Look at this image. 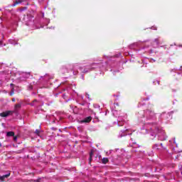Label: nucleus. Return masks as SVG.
<instances>
[{"mask_svg": "<svg viewBox=\"0 0 182 182\" xmlns=\"http://www.w3.org/2000/svg\"><path fill=\"white\" fill-rule=\"evenodd\" d=\"M151 133V136L156 137V134L159 133V139L164 141V140L167 139V136H166V133L164 131L159 130V127L156 124H152L151 127H148L147 128H141V134H147V133Z\"/></svg>", "mask_w": 182, "mask_h": 182, "instance_id": "f257e3e1", "label": "nucleus"}, {"mask_svg": "<svg viewBox=\"0 0 182 182\" xmlns=\"http://www.w3.org/2000/svg\"><path fill=\"white\" fill-rule=\"evenodd\" d=\"M112 112L113 116L118 117L117 122L119 123H127V114L117 109H112Z\"/></svg>", "mask_w": 182, "mask_h": 182, "instance_id": "f03ea898", "label": "nucleus"}, {"mask_svg": "<svg viewBox=\"0 0 182 182\" xmlns=\"http://www.w3.org/2000/svg\"><path fill=\"white\" fill-rule=\"evenodd\" d=\"M137 117H145L146 120H156V114L151 109H146V111H144V114L143 112H139Z\"/></svg>", "mask_w": 182, "mask_h": 182, "instance_id": "7ed1b4c3", "label": "nucleus"}, {"mask_svg": "<svg viewBox=\"0 0 182 182\" xmlns=\"http://www.w3.org/2000/svg\"><path fill=\"white\" fill-rule=\"evenodd\" d=\"M97 68H102V63H94L90 65V66H87V68L88 70H84L82 71V73H87L90 70H93V69H97Z\"/></svg>", "mask_w": 182, "mask_h": 182, "instance_id": "20e7f679", "label": "nucleus"}, {"mask_svg": "<svg viewBox=\"0 0 182 182\" xmlns=\"http://www.w3.org/2000/svg\"><path fill=\"white\" fill-rule=\"evenodd\" d=\"M25 22H26V25L27 26H33V17H32L31 16H27L25 18Z\"/></svg>", "mask_w": 182, "mask_h": 182, "instance_id": "39448f33", "label": "nucleus"}, {"mask_svg": "<svg viewBox=\"0 0 182 182\" xmlns=\"http://www.w3.org/2000/svg\"><path fill=\"white\" fill-rule=\"evenodd\" d=\"M14 113L12 111H6L4 112L0 113L1 117H8L9 114H12Z\"/></svg>", "mask_w": 182, "mask_h": 182, "instance_id": "423d86ee", "label": "nucleus"}, {"mask_svg": "<svg viewBox=\"0 0 182 182\" xmlns=\"http://www.w3.org/2000/svg\"><path fill=\"white\" fill-rule=\"evenodd\" d=\"M92 122V117H87L85 119L80 120V123H90Z\"/></svg>", "mask_w": 182, "mask_h": 182, "instance_id": "0eeeda50", "label": "nucleus"}, {"mask_svg": "<svg viewBox=\"0 0 182 182\" xmlns=\"http://www.w3.org/2000/svg\"><path fill=\"white\" fill-rule=\"evenodd\" d=\"M127 132V129L120 131L119 137H124V136H127V133H126Z\"/></svg>", "mask_w": 182, "mask_h": 182, "instance_id": "6e6552de", "label": "nucleus"}, {"mask_svg": "<svg viewBox=\"0 0 182 182\" xmlns=\"http://www.w3.org/2000/svg\"><path fill=\"white\" fill-rule=\"evenodd\" d=\"M9 176H11V173H9L6 175H3L2 176H0V181H4V180H5V178H8Z\"/></svg>", "mask_w": 182, "mask_h": 182, "instance_id": "1a4fd4ad", "label": "nucleus"}, {"mask_svg": "<svg viewBox=\"0 0 182 182\" xmlns=\"http://www.w3.org/2000/svg\"><path fill=\"white\" fill-rule=\"evenodd\" d=\"M171 116L170 114H166V113H162L161 114V117H164V119H168Z\"/></svg>", "mask_w": 182, "mask_h": 182, "instance_id": "9d476101", "label": "nucleus"}, {"mask_svg": "<svg viewBox=\"0 0 182 182\" xmlns=\"http://www.w3.org/2000/svg\"><path fill=\"white\" fill-rule=\"evenodd\" d=\"M9 43L11 44V45H18V40H9Z\"/></svg>", "mask_w": 182, "mask_h": 182, "instance_id": "9b49d317", "label": "nucleus"}, {"mask_svg": "<svg viewBox=\"0 0 182 182\" xmlns=\"http://www.w3.org/2000/svg\"><path fill=\"white\" fill-rule=\"evenodd\" d=\"M6 136L8 137H11L12 136H15V133L14 132H7Z\"/></svg>", "mask_w": 182, "mask_h": 182, "instance_id": "f8f14e48", "label": "nucleus"}, {"mask_svg": "<svg viewBox=\"0 0 182 182\" xmlns=\"http://www.w3.org/2000/svg\"><path fill=\"white\" fill-rule=\"evenodd\" d=\"M102 161L103 164H107V163H109V159L107 158H103Z\"/></svg>", "mask_w": 182, "mask_h": 182, "instance_id": "ddd939ff", "label": "nucleus"}, {"mask_svg": "<svg viewBox=\"0 0 182 182\" xmlns=\"http://www.w3.org/2000/svg\"><path fill=\"white\" fill-rule=\"evenodd\" d=\"M21 2L22 1H16L12 4V6H16V5H18V4H21Z\"/></svg>", "mask_w": 182, "mask_h": 182, "instance_id": "4468645a", "label": "nucleus"}, {"mask_svg": "<svg viewBox=\"0 0 182 182\" xmlns=\"http://www.w3.org/2000/svg\"><path fill=\"white\" fill-rule=\"evenodd\" d=\"M153 149L154 150H159V144H156L154 145Z\"/></svg>", "mask_w": 182, "mask_h": 182, "instance_id": "2eb2a0df", "label": "nucleus"}, {"mask_svg": "<svg viewBox=\"0 0 182 182\" xmlns=\"http://www.w3.org/2000/svg\"><path fill=\"white\" fill-rule=\"evenodd\" d=\"M154 43H156V46H159V39L156 38L154 41Z\"/></svg>", "mask_w": 182, "mask_h": 182, "instance_id": "dca6fc26", "label": "nucleus"}, {"mask_svg": "<svg viewBox=\"0 0 182 182\" xmlns=\"http://www.w3.org/2000/svg\"><path fill=\"white\" fill-rule=\"evenodd\" d=\"M35 133H36V134H37V136H40L41 130L36 129Z\"/></svg>", "mask_w": 182, "mask_h": 182, "instance_id": "f3484780", "label": "nucleus"}, {"mask_svg": "<svg viewBox=\"0 0 182 182\" xmlns=\"http://www.w3.org/2000/svg\"><path fill=\"white\" fill-rule=\"evenodd\" d=\"M77 66H79V64H75L73 67V70H75V69H77Z\"/></svg>", "mask_w": 182, "mask_h": 182, "instance_id": "a211bd4d", "label": "nucleus"}, {"mask_svg": "<svg viewBox=\"0 0 182 182\" xmlns=\"http://www.w3.org/2000/svg\"><path fill=\"white\" fill-rule=\"evenodd\" d=\"M21 107V104H16L15 105V109H19Z\"/></svg>", "mask_w": 182, "mask_h": 182, "instance_id": "6ab92c4d", "label": "nucleus"}, {"mask_svg": "<svg viewBox=\"0 0 182 182\" xmlns=\"http://www.w3.org/2000/svg\"><path fill=\"white\" fill-rule=\"evenodd\" d=\"M90 161H92V153L90 154Z\"/></svg>", "mask_w": 182, "mask_h": 182, "instance_id": "aec40b11", "label": "nucleus"}, {"mask_svg": "<svg viewBox=\"0 0 182 182\" xmlns=\"http://www.w3.org/2000/svg\"><path fill=\"white\" fill-rule=\"evenodd\" d=\"M94 107L97 108V107H100V106L97 105H94Z\"/></svg>", "mask_w": 182, "mask_h": 182, "instance_id": "412c9836", "label": "nucleus"}, {"mask_svg": "<svg viewBox=\"0 0 182 182\" xmlns=\"http://www.w3.org/2000/svg\"><path fill=\"white\" fill-rule=\"evenodd\" d=\"M14 95V90L11 91V92H10V96H12Z\"/></svg>", "mask_w": 182, "mask_h": 182, "instance_id": "4be33fe9", "label": "nucleus"}, {"mask_svg": "<svg viewBox=\"0 0 182 182\" xmlns=\"http://www.w3.org/2000/svg\"><path fill=\"white\" fill-rule=\"evenodd\" d=\"M79 97L81 99V100H83V96L80 95Z\"/></svg>", "mask_w": 182, "mask_h": 182, "instance_id": "5701e85b", "label": "nucleus"}, {"mask_svg": "<svg viewBox=\"0 0 182 182\" xmlns=\"http://www.w3.org/2000/svg\"><path fill=\"white\" fill-rule=\"evenodd\" d=\"M151 29H154V31H156L157 28L156 27H151Z\"/></svg>", "mask_w": 182, "mask_h": 182, "instance_id": "b1692460", "label": "nucleus"}, {"mask_svg": "<svg viewBox=\"0 0 182 182\" xmlns=\"http://www.w3.org/2000/svg\"><path fill=\"white\" fill-rule=\"evenodd\" d=\"M18 140V138L16 136L14 137V141H16Z\"/></svg>", "mask_w": 182, "mask_h": 182, "instance_id": "393cba45", "label": "nucleus"}, {"mask_svg": "<svg viewBox=\"0 0 182 182\" xmlns=\"http://www.w3.org/2000/svg\"><path fill=\"white\" fill-rule=\"evenodd\" d=\"M118 126H119V127L123 126V124H118Z\"/></svg>", "mask_w": 182, "mask_h": 182, "instance_id": "a878e982", "label": "nucleus"}, {"mask_svg": "<svg viewBox=\"0 0 182 182\" xmlns=\"http://www.w3.org/2000/svg\"><path fill=\"white\" fill-rule=\"evenodd\" d=\"M114 106H119V104H114Z\"/></svg>", "mask_w": 182, "mask_h": 182, "instance_id": "bb28decb", "label": "nucleus"}, {"mask_svg": "<svg viewBox=\"0 0 182 182\" xmlns=\"http://www.w3.org/2000/svg\"><path fill=\"white\" fill-rule=\"evenodd\" d=\"M12 101H13V102H15V99H14V98H13Z\"/></svg>", "mask_w": 182, "mask_h": 182, "instance_id": "cd10ccee", "label": "nucleus"}, {"mask_svg": "<svg viewBox=\"0 0 182 182\" xmlns=\"http://www.w3.org/2000/svg\"><path fill=\"white\" fill-rule=\"evenodd\" d=\"M179 153H182V151H179Z\"/></svg>", "mask_w": 182, "mask_h": 182, "instance_id": "c85d7f7f", "label": "nucleus"}, {"mask_svg": "<svg viewBox=\"0 0 182 182\" xmlns=\"http://www.w3.org/2000/svg\"><path fill=\"white\" fill-rule=\"evenodd\" d=\"M153 60V62H156V60Z\"/></svg>", "mask_w": 182, "mask_h": 182, "instance_id": "c756f323", "label": "nucleus"}, {"mask_svg": "<svg viewBox=\"0 0 182 182\" xmlns=\"http://www.w3.org/2000/svg\"><path fill=\"white\" fill-rule=\"evenodd\" d=\"M22 11H23V9H21V11L22 12Z\"/></svg>", "mask_w": 182, "mask_h": 182, "instance_id": "7c9ffc66", "label": "nucleus"}, {"mask_svg": "<svg viewBox=\"0 0 182 182\" xmlns=\"http://www.w3.org/2000/svg\"><path fill=\"white\" fill-rule=\"evenodd\" d=\"M63 97H65V95H63Z\"/></svg>", "mask_w": 182, "mask_h": 182, "instance_id": "2f4dec72", "label": "nucleus"}, {"mask_svg": "<svg viewBox=\"0 0 182 182\" xmlns=\"http://www.w3.org/2000/svg\"><path fill=\"white\" fill-rule=\"evenodd\" d=\"M161 146H163V144H161Z\"/></svg>", "mask_w": 182, "mask_h": 182, "instance_id": "473e14b6", "label": "nucleus"}, {"mask_svg": "<svg viewBox=\"0 0 182 182\" xmlns=\"http://www.w3.org/2000/svg\"><path fill=\"white\" fill-rule=\"evenodd\" d=\"M34 102H36V100H35Z\"/></svg>", "mask_w": 182, "mask_h": 182, "instance_id": "72a5a7b5", "label": "nucleus"}]
</instances>
